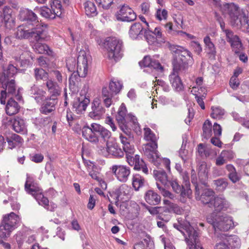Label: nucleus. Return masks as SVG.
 <instances>
[{"label": "nucleus", "instance_id": "1", "mask_svg": "<svg viewBox=\"0 0 249 249\" xmlns=\"http://www.w3.org/2000/svg\"><path fill=\"white\" fill-rule=\"evenodd\" d=\"M25 191L34 196L38 204L43 206L46 209L54 211L56 205L53 202H49L48 199L42 194V190L38 185L35 182L34 178L28 174L26 175V180L24 185Z\"/></svg>", "mask_w": 249, "mask_h": 249}, {"label": "nucleus", "instance_id": "2", "mask_svg": "<svg viewBox=\"0 0 249 249\" xmlns=\"http://www.w3.org/2000/svg\"><path fill=\"white\" fill-rule=\"evenodd\" d=\"M36 26L31 28L26 24L19 25L15 30V37L18 39H28L33 42L44 40L45 35L43 25L38 23Z\"/></svg>", "mask_w": 249, "mask_h": 249}, {"label": "nucleus", "instance_id": "3", "mask_svg": "<svg viewBox=\"0 0 249 249\" xmlns=\"http://www.w3.org/2000/svg\"><path fill=\"white\" fill-rule=\"evenodd\" d=\"M144 139L151 142L146 144L143 147L144 155L150 161L156 165L160 163L161 159L159 153L157 150L158 144L156 142L157 138L152 130L148 127L144 128Z\"/></svg>", "mask_w": 249, "mask_h": 249}, {"label": "nucleus", "instance_id": "4", "mask_svg": "<svg viewBox=\"0 0 249 249\" xmlns=\"http://www.w3.org/2000/svg\"><path fill=\"white\" fill-rule=\"evenodd\" d=\"M90 56L88 51L81 50L77 57V72L71 74L69 78L70 84H75V81L79 77H85L88 73L89 63L90 60Z\"/></svg>", "mask_w": 249, "mask_h": 249}, {"label": "nucleus", "instance_id": "5", "mask_svg": "<svg viewBox=\"0 0 249 249\" xmlns=\"http://www.w3.org/2000/svg\"><path fill=\"white\" fill-rule=\"evenodd\" d=\"M19 221V217L14 213L4 215L0 225V238L8 237L17 228Z\"/></svg>", "mask_w": 249, "mask_h": 249}, {"label": "nucleus", "instance_id": "6", "mask_svg": "<svg viewBox=\"0 0 249 249\" xmlns=\"http://www.w3.org/2000/svg\"><path fill=\"white\" fill-rule=\"evenodd\" d=\"M207 220L215 231H227L234 227L231 217L226 214L218 215L212 213L207 216Z\"/></svg>", "mask_w": 249, "mask_h": 249}, {"label": "nucleus", "instance_id": "7", "mask_svg": "<svg viewBox=\"0 0 249 249\" xmlns=\"http://www.w3.org/2000/svg\"><path fill=\"white\" fill-rule=\"evenodd\" d=\"M107 57L115 61L119 60L123 56V42L114 37H108L104 42Z\"/></svg>", "mask_w": 249, "mask_h": 249}, {"label": "nucleus", "instance_id": "8", "mask_svg": "<svg viewBox=\"0 0 249 249\" xmlns=\"http://www.w3.org/2000/svg\"><path fill=\"white\" fill-rule=\"evenodd\" d=\"M88 89V86L84 85L80 90L79 96H77L73 101V111L77 114L83 113L90 103L89 96L87 95Z\"/></svg>", "mask_w": 249, "mask_h": 249}, {"label": "nucleus", "instance_id": "9", "mask_svg": "<svg viewBox=\"0 0 249 249\" xmlns=\"http://www.w3.org/2000/svg\"><path fill=\"white\" fill-rule=\"evenodd\" d=\"M153 175L157 180V188L163 196L174 199L176 197L175 196L165 188L168 182V177L166 172L163 170H154Z\"/></svg>", "mask_w": 249, "mask_h": 249}, {"label": "nucleus", "instance_id": "10", "mask_svg": "<svg viewBox=\"0 0 249 249\" xmlns=\"http://www.w3.org/2000/svg\"><path fill=\"white\" fill-rule=\"evenodd\" d=\"M214 191L210 189L205 188L201 190L199 185L196 186V198L200 200L205 205L210 208L214 197Z\"/></svg>", "mask_w": 249, "mask_h": 249}, {"label": "nucleus", "instance_id": "11", "mask_svg": "<svg viewBox=\"0 0 249 249\" xmlns=\"http://www.w3.org/2000/svg\"><path fill=\"white\" fill-rule=\"evenodd\" d=\"M0 87L2 88L3 90L7 92L8 96H11V98L15 97L17 100H21L22 96L20 90L21 89L19 88L17 90L15 81L14 79L0 80Z\"/></svg>", "mask_w": 249, "mask_h": 249}, {"label": "nucleus", "instance_id": "12", "mask_svg": "<svg viewBox=\"0 0 249 249\" xmlns=\"http://www.w3.org/2000/svg\"><path fill=\"white\" fill-rule=\"evenodd\" d=\"M221 10L223 13L227 14L231 18V22L232 24L235 23L241 14L244 13L241 11L239 6L233 3H224L221 5Z\"/></svg>", "mask_w": 249, "mask_h": 249}, {"label": "nucleus", "instance_id": "13", "mask_svg": "<svg viewBox=\"0 0 249 249\" xmlns=\"http://www.w3.org/2000/svg\"><path fill=\"white\" fill-rule=\"evenodd\" d=\"M118 180L121 182H125L130 174V169L124 165H114L110 168Z\"/></svg>", "mask_w": 249, "mask_h": 249}, {"label": "nucleus", "instance_id": "14", "mask_svg": "<svg viewBox=\"0 0 249 249\" xmlns=\"http://www.w3.org/2000/svg\"><path fill=\"white\" fill-rule=\"evenodd\" d=\"M131 189L126 184L122 185L119 188L110 193L116 204L119 202L126 201L129 198Z\"/></svg>", "mask_w": 249, "mask_h": 249}, {"label": "nucleus", "instance_id": "15", "mask_svg": "<svg viewBox=\"0 0 249 249\" xmlns=\"http://www.w3.org/2000/svg\"><path fill=\"white\" fill-rule=\"evenodd\" d=\"M117 20L131 22L136 18V15L133 10L128 6L123 5L115 14Z\"/></svg>", "mask_w": 249, "mask_h": 249}, {"label": "nucleus", "instance_id": "16", "mask_svg": "<svg viewBox=\"0 0 249 249\" xmlns=\"http://www.w3.org/2000/svg\"><path fill=\"white\" fill-rule=\"evenodd\" d=\"M188 237L186 242L189 249H203L200 242L198 233L192 227H190L187 231Z\"/></svg>", "mask_w": 249, "mask_h": 249}, {"label": "nucleus", "instance_id": "17", "mask_svg": "<svg viewBox=\"0 0 249 249\" xmlns=\"http://www.w3.org/2000/svg\"><path fill=\"white\" fill-rule=\"evenodd\" d=\"M179 70V66L177 64H174L173 71L169 76L172 87L177 92L183 91L184 89L183 83L178 75Z\"/></svg>", "mask_w": 249, "mask_h": 249}, {"label": "nucleus", "instance_id": "18", "mask_svg": "<svg viewBox=\"0 0 249 249\" xmlns=\"http://www.w3.org/2000/svg\"><path fill=\"white\" fill-rule=\"evenodd\" d=\"M124 134H120L119 138L121 142L123 145V149L125 152L132 153L134 147L130 144V142L133 139V135L129 130L128 127H125V129L122 130Z\"/></svg>", "mask_w": 249, "mask_h": 249}, {"label": "nucleus", "instance_id": "19", "mask_svg": "<svg viewBox=\"0 0 249 249\" xmlns=\"http://www.w3.org/2000/svg\"><path fill=\"white\" fill-rule=\"evenodd\" d=\"M7 120L9 124L12 125L13 129L17 133L22 134L27 133V125L23 118L16 116L12 118H7Z\"/></svg>", "mask_w": 249, "mask_h": 249}, {"label": "nucleus", "instance_id": "20", "mask_svg": "<svg viewBox=\"0 0 249 249\" xmlns=\"http://www.w3.org/2000/svg\"><path fill=\"white\" fill-rule=\"evenodd\" d=\"M227 41L230 44L232 50L235 53H239L243 50V45L239 36L232 31H226Z\"/></svg>", "mask_w": 249, "mask_h": 249}, {"label": "nucleus", "instance_id": "21", "mask_svg": "<svg viewBox=\"0 0 249 249\" xmlns=\"http://www.w3.org/2000/svg\"><path fill=\"white\" fill-rule=\"evenodd\" d=\"M126 107L124 104L123 103L119 107L116 116V120L122 130H124L125 129V127H128L129 121L130 120V118H128V117L133 116L131 114L126 115Z\"/></svg>", "mask_w": 249, "mask_h": 249}, {"label": "nucleus", "instance_id": "22", "mask_svg": "<svg viewBox=\"0 0 249 249\" xmlns=\"http://www.w3.org/2000/svg\"><path fill=\"white\" fill-rule=\"evenodd\" d=\"M106 153L105 155L111 156L116 158H120L124 156V149L119 146V144L115 141H110L106 143Z\"/></svg>", "mask_w": 249, "mask_h": 249}, {"label": "nucleus", "instance_id": "23", "mask_svg": "<svg viewBox=\"0 0 249 249\" xmlns=\"http://www.w3.org/2000/svg\"><path fill=\"white\" fill-rule=\"evenodd\" d=\"M230 202L222 196H214L210 208H213L216 212L227 211L230 208Z\"/></svg>", "mask_w": 249, "mask_h": 249}, {"label": "nucleus", "instance_id": "24", "mask_svg": "<svg viewBox=\"0 0 249 249\" xmlns=\"http://www.w3.org/2000/svg\"><path fill=\"white\" fill-rule=\"evenodd\" d=\"M139 64L141 67L153 68L155 71L158 72V74H161L163 71V67L160 62L149 56H145L143 60L139 62Z\"/></svg>", "mask_w": 249, "mask_h": 249}, {"label": "nucleus", "instance_id": "25", "mask_svg": "<svg viewBox=\"0 0 249 249\" xmlns=\"http://www.w3.org/2000/svg\"><path fill=\"white\" fill-rule=\"evenodd\" d=\"M105 112L99 98H95L91 104V111L89 113V116L93 119L99 120Z\"/></svg>", "mask_w": 249, "mask_h": 249}, {"label": "nucleus", "instance_id": "26", "mask_svg": "<svg viewBox=\"0 0 249 249\" xmlns=\"http://www.w3.org/2000/svg\"><path fill=\"white\" fill-rule=\"evenodd\" d=\"M93 124H97L96 123H92L90 127L85 125L82 128L83 137L89 142L93 143H97L99 141V138L96 135V132L93 130Z\"/></svg>", "mask_w": 249, "mask_h": 249}, {"label": "nucleus", "instance_id": "27", "mask_svg": "<svg viewBox=\"0 0 249 249\" xmlns=\"http://www.w3.org/2000/svg\"><path fill=\"white\" fill-rule=\"evenodd\" d=\"M18 18L21 21L30 22L32 25L38 22L37 16L32 11L26 8H21L18 15Z\"/></svg>", "mask_w": 249, "mask_h": 249}, {"label": "nucleus", "instance_id": "28", "mask_svg": "<svg viewBox=\"0 0 249 249\" xmlns=\"http://www.w3.org/2000/svg\"><path fill=\"white\" fill-rule=\"evenodd\" d=\"M45 85L50 94L49 97L57 99V97L60 95L61 92V88L58 83L50 79L46 81Z\"/></svg>", "mask_w": 249, "mask_h": 249}, {"label": "nucleus", "instance_id": "29", "mask_svg": "<svg viewBox=\"0 0 249 249\" xmlns=\"http://www.w3.org/2000/svg\"><path fill=\"white\" fill-rule=\"evenodd\" d=\"M31 96L34 99L36 102L39 104L42 103L46 99V92L40 87L36 85L33 86L30 90Z\"/></svg>", "mask_w": 249, "mask_h": 249}, {"label": "nucleus", "instance_id": "30", "mask_svg": "<svg viewBox=\"0 0 249 249\" xmlns=\"http://www.w3.org/2000/svg\"><path fill=\"white\" fill-rule=\"evenodd\" d=\"M232 25L240 28L245 33H249V15L243 13Z\"/></svg>", "mask_w": 249, "mask_h": 249}, {"label": "nucleus", "instance_id": "31", "mask_svg": "<svg viewBox=\"0 0 249 249\" xmlns=\"http://www.w3.org/2000/svg\"><path fill=\"white\" fill-rule=\"evenodd\" d=\"M44 101L45 102L40 108V111L42 113L46 115L54 110L55 105L57 102V99L47 97Z\"/></svg>", "mask_w": 249, "mask_h": 249}, {"label": "nucleus", "instance_id": "32", "mask_svg": "<svg viewBox=\"0 0 249 249\" xmlns=\"http://www.w3.org/2000/svg\"><path fill=\"white\" fill-rule=\"evenodd\" d=\"M169 182L173 191L177 194H180V201L182 203H185L186 202L187 198H191L186 195H182L183 193L185 192L186 188L183 185L180 186L176 179H173Z\"/></svg>", "mask_w": 249, "mask_h": 249}, {"label": "nucleus", "instance_id": "33", "mask_svg": "<svg viewBox=\"0 0 249 249\" xmlns=\"http://www.w3.org/2000/svg\"><path fill=\"white\" fill-rule=\"evenodd\" d=\"M17 70L16 66L9 64L6 67L3 68V71L0 73V81L14 79V76L17 73Z\"/></svg>", "mask_w": 249, "mask_h": 249}, {"label": "nucleus", "instance_id": "34", "mask_svg": "<svg viewBox=\"0 0 249 249\" xmlns=\"http://www.w3.org/2000/svg\"><path fill=\"white\" fill-rule=\"evenodd\" d=\"M203 41L205 44V50L209 57L215 59L216 54V48L210 37L209 36H206L203 39Z\"/></svg>", "mask_w": 249, "mask_h": 249}, {"label": "nucleus", "instance_id": "35", "mask_svg": "<svg viewBox=\"0 0 249 249\" xmlns=\"http://www.w3.org/2000/svg\"><path fill=\"white\" fill-rule=\"evenodd\" d=\"M221 237L224 239V241L228 245L231 249H239L240 247V240L239 238L235 235L227 236L225 234H222Z\"/></svg>", "mask_w": 249, "mask_h": 249}, {"label": "nucleus", "instance_id": "36", "mask_svg": "<svg viewBox=\"0 0 249 249\" xmlns=\"http://www.w3.org/2000/svg\"><path fill=\"white\" fill-rule=\"evenodd\" d=\"M93 126L94 131L99 135L104 141L106 142V143L107 142H110L108 141L111 137V133L110 131L98 124H93Z\"/></svg>", "mask_w": 249, "mask_h": 249}, {"label": "nucleus", "instance_id": "37", "mask_svg": "<svg viewBox=\"0 0 249 249\" xmlns=\"http://www.w3.org/2000/svg\"><path fill=\"white\" fill-rule=\"evenodd\" d=\"M6 141L8 143V147L11 149L22 144L24 142L20 136L15 133H12L10 136L7 137Z\"/></svg>", "mask_w": 249, "mask_h": 249}, {"label": "nucleus", "instance_id": "38", "mask_svg": "<svg viewBox=\"0 0 249 249\" xmlns=\"http://www.w3.org/2000/svg\"><path fill=\"white\" fill-rule=\"evenodd\" d=\"M145 200L150 205H156L160 203L161 198L157 193L150 190L145 193Z\"/></svg>", "mask_w": 249, "mask_h": 249}, {"label": "nucleus", "instance_id": "39", "mask_svg": "<svg viewBox=\"0 0 249 249\" xmlns=\"http://www.w3.org/2000/svg\"><path fill=\"white\" fill-rule=\"evenodd\" d=\"M19 107L18 103L13 100V98H10L5 107V111L7 115L12 116L19 111Z\"/></svg>", "mask_w": 249, "mask_h": 249}, {"label": "nucleus", "instance_id": "40", "mask_svg": "<svg viewBox=\"0 0 249 249\" xmlns=\"http://www.w3.org/2000/svg\"><path fill=\"white\" fill-rule=\"evenodd\" d=\"M36 43L33 46L34 50L41 54H47L49 55H53V51L50 49L49 47L46 44L40 43L39 41H36Z\"/></svg>", "mask_w": 249, "mask_h": 249}, {"label": "nucleus", "instance_id": "41", "mask_svg": "<svg viewBox=\"0 0 249 249\" xmlns=\"http://www.w3.org/2000/svg\"><path fill=\"white\" fill-rule=\"evenodd\" d=\"M176 53L178 54V56L180 57V59L183 64H188L186 62V57H189L190 60L192 59V53L188 50L185 49L181 46H177L176 50L175 51Z\"/></svg>", "mask_w": 249, "mask_h": 249}, {"label": "nucleus", "instance_id": "42", "mask_svg": "<svg viewBox=\"0 0 249 249\" xmlns=\"http://www.w3.org/2000/svg\"><path fill=\"white\" fill-rule=\"evenodd\" d=\"M181 175L183 179V185L186 188L185 192L183 193L182 195H186L189 197H192V192L190 188L189 175L186 172H184L181 173Z\"/></svg>", "mask_w": 249, "mask_h": 249}, {"label": "nucleus", "instance_id": "43", "mask_svg": "<svg viewBox=\"0 0 249 249\" xmlns=\"http://www.w3.org/2000/svg\"><path fill=\"white\" fill-rule=\"evenodd\" d=\"M143 31V27L141 23H135L133 24L130 27L129 30V36L131 38L133 39H136L142 34Z\"/></svg>", "mask_w": 249, "mask_h": 249}, {"label": "nucleus", "instance_id": "44", "mask_svg": "<svg viewBox=\"0 0 249 249\" xmlns=\"http://www.w3.org/2000/svg\"><path fill=\"white\" fill-rule=\"evenodd\" d=\"M209 168L210 167L204 162L200 163L198 165V175L200 180H205L208 178Z\"/></svg>", "mask_w": 249, "mask_h": 249}, {"label": "nucleus", "instance_id": "45", "mask_svg": "<svg viewBox=\"0 0 249 249\" xmlns=\"http://www.w3.org/2000/svg\"><path fill=\"white\" fill-rule=\"evenodd\" d=\"M153 249V243L150 240L149 236H147L134 246V249Z\"/></svg>", "mask_w": 249, "mask_h": 249}, {"label": "nucleus", "instance_id": "46", "mask_svg": "<svg viewBox=\"0 0 249 249\" xmlns=\"http://www.w3.org/2000/svg\"><path fill=\"white\" fill-rule=\"evenodd\" d=\"M85 13L89 17H94L97 15L96 7L93 2L90 1L84 3Z\"/></svg>", "mask_w": 249, "mask_h": 249}, {"label": "nucleus", "instance_id": "47", "mask_svg": "<svg viewBox=\"0 0 249 249\" xmlns=\"http://www.w3.org/2000/svg\"><path fill=\"white\" fill-rule=\"evenodd\" d=\"M51 10L56 17H60L62 13L61 2L59 0H51L50 1Z\"/></svg>", "mask_w": 249, "mask_h": 249}, {"label": "nucleus", "instance_id": "48", "mask_svg": "<svg viewBox=\"0 0 249 249\" xmlns=\"http://www.w3.org/2000/svg\"><path fill=\"white\" fill-rule=\"evenodd\" d=\"M114 95L110 93L107 88H103L102 89V97L104 103L107 107H109L112 103V98Z\"/></svg>", "mask_w": 249, "mask_h": 249}, {"label": "nucleus", "instance_id": "49", "mask_svg": "<svg viewBox=\"0 0 249 249\" xmlns=\"http://www.w3.org/2000/svg\"><path fill=\"white\" fill-rule=\"evenodd\" d=\"M122 87V84L117 79H113L109 83V88L110 90V93H113V95H116Z\"/></svg>", "mask_w": 249, "mask_h": 249}, {"label": "nucleus", "instance_id": "50", "mask_svg": "<svg viewBox=\"0 0 249 249\" xmlns=\"http://www.w3.org/2000/svg\"><path fill=\"white\" fill-rule=\"evenodd\" d=\"M226 169L229 172V178L233 183H235L239 180L240 178L237 174L235 168L232 165H227Z\"/></svg>", "mask_w": 249, "mask_h": 249}, {"label": "nucleus", "instance_id": "51", "mask_svg": "<svg viewBox=\"0 0 249 249\" xmlns=\"http://www.w3.org/2000/svg\"><path fill=\"white\" fill-rule=\"evenodd\" d=\"M213 134L212 124L209 120H206L203 125V133L202 136L205 139L210 138Z\"/></svg>", "mask_w": 249, "mask_h": 249}, {"label": "nucleus", "instance_id": "52", "mask_svg": "<svg viewBox=\"0 0 249 249\" xmlns=\"http://www.w3.org/2000/svg\"><path fill=\"white\" fill-rule=\"evenodd\" d=\"M164 204L167 205L169 206V208H166L164 210L165 212H173L176 213H179L181 212V210L180 207L176 204L173 203L171 202L170 201L164 199L163 200Z\"/></svg>", "mask_w": 249, "mask_h": 249}, {"label": "nucleus", "instance_id": "53", "mask_svg": "<svg viewBox=\"0 0 249 249\" xmlns=\"http://www.w3.org/2000/svg\"><path fill=\"white\" fill-rule=\"evenodd\" d=\"M144 181V178L141 176L136 174L132 178V186L136 191H138L143 186Z\"/></svg>", "mask_w": 249, "mask_h": 249}, {"label": "nucleus", "instance_id": "54", "mask_svg": "<svg viewBox=\"0 0 249 249\" xmlns=\"http://www.w3.org/2000/svg\"><path fill=\"white\" fill-rule=\"evenodd\" d=\"M211 116L215 119H220L225 114L224 109L219 107H212Z\"/></svg>", "mask_w": 249, "mask_h": 249}, {"label": "nucleus", "instance_id": "55", "mask_svg": "<svg viewBox=\"0 0 249 249\" xmlns=\"http://www.w3.org/2000/svg\"><path fill=\"white\" fill-rule=\"evenodd\" d=\"M38 11L39 13L46 18L54 19L56 17L52 10L48 7L43 6L40 7Z\"/></svg>", "mask_w": 249, "mask_h": 249}, {"label": "nucleus", "instance_id": "56", "mask_svg": "<svg viewBox=\"0 0 249 249\" xmlns=\"http://www.w3.org/2000/svg\"><path fill=\"white\" fill-rule=\"evenodd\" d=\"M213 182L215 189L220 192L224 191L228 185L227 180L224 178L214 180Z\"/></svg>", "mask_w": 249, "mask_h": 249}, {"label": "nucleus", "instance_id": "57", "mask_svg": "<svg viewBox=\"0 0 249 249\" xmlns=\"http://www.w3.org/2000/svg\"><path fill=\"white\" fill-rule=\"evenodd\" d=\"M207 91L205 87H193L191 90V92L195 96V97L199 96L205 97Z\"/></svg>", "mask_w": 249, "mask_h": 249}, {"label": "nucleus", "instance_id": "58", "mask_svg": "<svg viewBox=\"0 0 249 249\" xmlns=\"http://www.w3.org/2000/svg\"><path fill=\"white\" fill-rule=\"evenodd\" d=\"M88 172L89 175L93 179L97 180L101 177L97 167L94 165H90L88 166Z\"/></svg>", "mask_w": 249, "mask_h": 249}, {"label": "nucleus", "instance_id": "59", "mask_svg": "<svg viewBox=\"0 0 249 249\" xmlns=\"http://www.w3.org/2000/svg\"><path fill=\"white\" fill-rule=\"evenodd\" d=\"M128 117V118H130V120L129 121L128 127L129 125H131L132 128L137 134H140L141 133V130L136 117L134 116H130Z\"/></svg>", "mask_w": 249, "mask_h": 249}, {"label": "nucleus", "instance_id": "60", "mask_svg": "<svg viewBox=\"0 0 249 249\" xmlns=\"http://www.w3.org/2000/svg\"><path fill=\"white\" fill-rule=\"evenodd\" d=\"M35 75L36 80L42 79L46 82L48 79H49L48 73L43 69H35Z\"/></svg>", "mask_w": 249, "mask_h": 249}, {"label": "nucleus", "instance_id": "61", "mask_svg": "<svg viewBox=\"0 0 249 249\" xmlns=\"http://www.w3.org/2000/svg\"><path fill=\"white\" fill-rule=\"evenodd\" d=\"M179 155L184 162H185L191 158L192 152L188 151V150L185 149L183 145H182L179 151Z\"/></svg>", "mask_w": 249, "mask_h": 249}, {"label": "nucleus", "instance_id": "62", "mask_svg": "<svg viewBox=\"0 0 249 249\" xmlns=\"http://www.w3.org/2000/svg\"><path fill=\"white\" fill-rule=\"evenodd\" d=\"M214 249H231V247H229L226 242L224 241V239L222 238L221 235L218 238Z\"/></svg>", "mask_w": 249, "mask_h": 249}, {"label": "nucleus", "instance_id": "63", "mask_svg": "<svg viewBox=\"0 0 249 249\" xmlns=\"http://www.w3.org/2000/svg\"><path fill=\"white\" fill-rule=\"evenodd\" d=\"M98 6L103 9H108L113 2V0H95Z\"/></svg>", "mask_w": 249, "mask_h": 249}, {"label": "nucleus", "instance_id": "64", "mask_svg": "<svg viewBox=\"0 0 249 249\" xmlns=\"http://www.w3.org/2000/svg\"><path fill=\"white\" fill-rule=\"evenodd\" d=\"M4 21L5 27L7 30H11L16 26V21L14 17L9 18L5 19L4 20Z\"/></svg>", "mask_w": 249, "mask_h": 249}]
</instances>
